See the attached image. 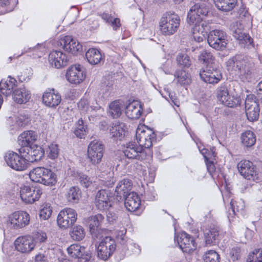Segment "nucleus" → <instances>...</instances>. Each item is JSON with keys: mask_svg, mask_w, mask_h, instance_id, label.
<instances>
[{"mask_svg": "<svg viewBox=\"0 0 262 262\" xmlns=\"http://www.w3.org/2000/svg\"><path fill=\"white\" fill-rule=\"evenodd\" d=\"M104 216L101 214H97L88 219V224L91 232L93 237L100 238L102 237L100 233V228H99L101 223L104 220Z\"/></svg>", "mask_w": 262, "mask_h": 262, "instance_id": "27", "label": "nucleus"}, {"mask_svg": "<svg viewBox=\"0 0 262 262\" xmlns=\"http://www.w3.org/2000/svg\"><path fill=\"white\" fill-rule=\"evenodd\" d=\"M63 50L73 55H77L82 51V46L71 36H66L61 38L57 42Z\"/></svg>", "mask_w": 262, "mask_h": 262, "instance_id": "13", "label": "nucleus"}, {"mask_svg": "<svg viewBox=\"0 0 262 262\" xmlns=\"http://www.w3.org/2000/svg\"><path fill=\"white\" fill-rule=\"evenodd\" d=\"M16 79L11 76H9L6 80H2L0 82L1 93L6 96L11 95L16 86Z\"/></svg>", "mask_w": 262, "mask_h": 262, "instance_id": "36", "label": "nucleus"}, {"mask_svg": "<svg viewBox=\"0 0 262 262\" xmlns=\"http://www.w3.org/2000/svg\"><path fill=\"white\" fill-rule=\"evenodd\" d=\"M37 139L35 132L27 130L21 133L18 138V142L20 145L32 146L33 143Z\"/></svg>", "mask_w": 262, "mask_h": 262, "instance_id": "35", "label": "nucleus"}, {"mask_svg": "<svg viewBox=\"0 0 262 262\" xmlns=\"http://www.w3.org/2000/svg\"><path fill=\"white\" fill-rule=\"evenodd\" d=\"M41 194V190L28 185L24 186L20 190V196L21 200L26 203L28 204L33 203L38 200Z\"/></svg>", "mask_w": 262, "mask_h": 262, "instance_id": "18", "label": "nucleus"}, {"mask_svg": "<svg viewBox=\"0 0 262 262\" xmlns=\"http://www.w3.org/2000/svg\"><path fill=\"white\" fill-rule=\"evenodd\" d=\"M180 24V17H161L159 22L160 30L164 35L174 34Z\"/></svg>", "mask_w": 262, "mask_h": 262, "instance_id": "15", "label": "nucleus"}, {"mask_svg": "<svg viewBox=\"0 0 262 262\" xmlns=\"http://www.w3.org/2000/svg\"><path fill=\"white\" fill-rule=\"evenodd\" d=\"M176 61L178 65L182 68H189L191 64L190 57L186 53H179Z\"/></svg>", "mask_w": 262, "mask_h": 262, "instance_id": "47", "label": "nucleus"}, {"mask_svg": "<svg viewBox=\"0 0 262 262\" xmlns=\"http://www.w3.org/2000/svg\"><path fill=\"white\" fill-rule=\"evenodd\" d=\"M44 156V150L39 146L34 145L31 146L30 154L27 159V163L33 162L40 160Z\"/></svg>", "mask_w": 262, "mask_h": 262, "instance_id": "40", "label": "nucleus"}, {"mask_svg": "<svg viewBox=\"0 0 262 262\" xmlns=\"http://www.w3.org/2000/svg\"><path fill=\"white\" fill-rule=\"evenodd\" d=\"M73 176L78 179L80 185L84 187L88 188L92 184L91 178L86 174L78 171H73Z\"/></svg>", "mask_w": 262, "mask_h": 262, "instance_id": "45", "label": "nucleus"}, {"mask_svg": "<svg viewBox=\"0 0 262 262\" xmlns=\"http://www.w3.org/2000/svg\"><path fill=\"white\" fill-rule=\"evenodd\" d=\"M70 235L74 240L80 241L84 237L85 232L82 226L78 225L73 228Z\"/></svg>", "mask_w": 262, "mask_h": 262, "instance_id": "49", "label": "nucleus"}, {"mask_svg": "<svg viewBox=\"0 0 262 262\" xmlns=\"http://www.w3.org/2000/svg\"><path fill=\"white\" fill-rule=\"evenodd\" d=\"M102 18L106 24L113 28L114 30H117L121 26L120 20L119 17Z\"/></svg>", "mask_w": 262, "mask_h": 262, "instance_id": "53", "label": "nucleus"}, {"mask_svg": "<svg viewBox=\"0 0 262 262\" xmlns=\"http://www.w3.org/2000/svg\"><path fill=\"white\" fill-rule=\"evenodd\" d=\"M216 8L225 12L232 10L236 6L237 0H213Z\"/></svg>", "mask_w": 262, "mask_h": 262, "instance_id": "39", "label": "nucleus"}, {"mask_svg": "<svg viewBox=\"0 0 262 262\" xmlns=\"http://www.w3.org/2000/svg\"><path fill=\"white\" fill-rule=\"evenodd\" d=\"M200 151L201 154L203 156L205 159V161L212 159L215 157L214 148H212L210 150L207 148H203V149H200Z\"/></svg>", "mask_w": 262, "mask_h": 262, "instance_id": "58", "label": "nucleus"}, {"mask_svg": "<svg viewBox=\"0 0 262 262\" xmlns=\"http://www.w3.org/2000/svg\"><path fill=\"white\" fill-rule=\"evenodd\" d=\"M77 127L74 130L75 135L80 139L84 138L85 136L88 133V128L84 125L83 121L82 119H79L78 121Z\"/></svg>", "mask_w": 262, "mask_h": 262, "instance_id": "48", "label": "nucleus"}, {"mask_svg": "<svg viewBox=\"0 0 262 262\" xmlns=\"http://www.w3.org/2000/svg\"><path fill=\"white\" fill-rule=\"evenodd\" d=\"M246 262H262V249H255L250 253Z\"/></svg>", "mask_w": 262, "mask_h": 262, "instance_id": "51", "label": "nucleus"}, {"mask_svg": "<svg viewBox=\"0 0 262 262\" xmlns=\"http://www.w3.org/2000/svg\"><path fill=\"white\" fill-rule=\"evenodd\" d=\"M220 254L215 250H208L203 255L205 262H220Z\"/></svg>", "mask_w": 262, "mask_h": 262, "instance_id": "50", "label": "nucleus"}, {"mask_svg": "<svg viewBox=\"0 0 262 262\" xmlns=\"http://www.w3.org/2000/svg\"><path fill=\"white\" fill-rule=\"evenodd\" d=\"M241 249L237 245L232 247L229 252V255L231 259L235 261L239 259L241 257Z\"/></svg>", "mask_w": 262, "mask_h": 262, "instance_id": "55", "label": "nucleus"}, {"mask_svg": "<svg viewBox=\"0 0 262 262\" xmlns=\"http://www.w3.org/2000/svg\"><path fill=\"white\" fill-rule=\"evenodd\" d=\"M78 107L80 110L84 112H88L90 111L88 101L85 98L81 99L78 103Z\"/></svg>", "mask_w": 262, "mask_h": 262, "instance_id": "62", "label": "nucleus"}, {"mask_svg": "<svg viewBox=\"0 0 262 262\" xmlns=\"http://www.w3.org/2000/svg\"><path fill=\"white\" fill-rule=\"evenodd\" d=\"M157 195L154 187L148 186L144 191V197L147 201H154Z\"/></svg>", "mask_w": 262, "mask_h": 262, "instance_id": "56", "label": "nucleus"}, {"mask_svg": "<svg viewBox=\"0 0 262 262\" xmlns=\"http://www.w3.org/2000/svg\"><path fill=\"white\" fill-rule=\"evenodd\" d=\"M124 200V205L127 210L130 212L137 211L141 205V200L136 192H132L128 194Z\"/></svg>", "mask_w": 262, "mask_h": 262, "instance_id": "31", "label": "nucleus"}, {"mask_svg": "<svg viewBox=\"0 0 262 262\" xmlns=\"http://www.w3.org/2000/svg\"><path fill=\"white\" fill-rule=\"evenodd\" d=\"M21 147L18 149L19 156L22 158H25V160L27 162V159L29 157L31 146L28 145H20Z\"/></svg>", "mask_w": 262, "mask_h": 262, "instance_id": "59", "label": "nucleus"}, {"mask_svg": "<svg viewBox=\"0 0 262 262\" xmlns=\"http://www.w3.org/2000/svg\"><path fill=\"white\" fill-rule=\"evenodd\" d=\"M76 211L70 208H65L59 212L57 218L58 226L63 229L71 227L77 220Z\"/></svg>", "mask_w": 262, "mask_h": 262, "instance_id": "9", "label": "nucleus"}, {"mask_svg": "<svg viewBox=\"0 0 262 262\" xmlns=\"http://www.w3.org/2000/svg\"><path fill=\"white\" fill-rule=\"evenodd\" d=\"M33 238L34 239L35 243H44L47 241L48 238L47 234L43 232H37L34 235Z\"/></svg>", "mask_w": 262, "mask_h": 262, "instance_id": "57", "label": "nucleus"}, {"mask_svg": "<svg viewBox=\"0 0 262 262\" xmlns=\"http://www.w3.org/2000/svg\"><path fill=\"white\" fill-rule=\"evenodd\" d=\"M237 168L240 174L245 179L258 180L256 166L251 161L247 160L241 161L237 164Z\"/></svg>", "mask_w": 262, "mask_h": 262, "instance_id": "16", "label": "nucleus"}, {"mask_svg": "<svg viewBox=\"0 0 262 262\" xmlns=\"http://www.w3.org/2000/svg\"><path fill=\"white\" fill-rule=\"evenodd\" d=\"M237 13L239 15V16H249L251 14L249 12V9L247 8L245 4L242 3L240 7L237 10Z\"/></svg>", "mask_w": 262, "mask_h": 262, "instance_id": "61", "label": "nucleus"}, {"mask_svg": "<svg viewBox=\"0 0 262 262\" xmlns=\"http://www.w3.org/2000/svg\"><path fill=\"white\" fill-rule=\"evenodd\" d=\"M228 67H232L241 80L251 82L254 77L251 63L248 58L242 55H236L227 61Z\"/></svg>", "mask_w": 262, "mask_h": 262, "instance_id": "2", "label": "nucleus"}, {"mask_svg": "<svg viewBox=\"0 0 262 262\" xmlns=\"http://www.w3.org/2000/svg\"><path fill=\"white\" fill-rule=\"evenodd\" d=\"M104 151V145L102 142L93 140L88 147V158L91 164L96 165L102 161Z\"/></svg>", "mask_w": 262, "mask_h": 262, "instance_id": "5", "label": "nucleus"}, {"mask_svg": "<svg viewBox=\"0 0 262 262\" xmlns=\"http://www.w3.org/2000/svg\"><path fill=\"white\" fill-rule=\"evenodd\" d=\"M30 222V215L26 211H18L9 215L7 226L13 229H19L27 226Z\"/></svg>", "mask_w": 262, "mask_h": 262, "instance_id": "7", "label": "nucleus"}, {"mask_svg": "<svg viewBox=\"0 0 262 262\" xmlns=\"http://www.w3.org/2000/svg\"><path fill=\"white\" fill-rule=\"evenodd\" d=\"M132 189V181L128 179H124L119 181L116 187L115 195L118 201L123 200L127 196L128 194L131 193Z\"/></svg>", "mask_w": 262, "mask_h": 262, "instance_id": "25", "label": "nucleus"}, {"mask_svg": "<svg viewBox=\"0 0 262 262\" xmlns=\"http://www.w3.org/2000/svg\"><path fill=\"white\" fill-rule=\"evenodd\" d=\"M68 254L78 259V262H93L90 253L85 251V248L79 244H72L67 248Z\"/></svg>", "mask_w": 262, "mask_h": 262, "instance_id": "17", "label": "nucleus"}, {"mask_svg": "<svg viewBox=\"0 0 262 262\" xmlns=\"http://www.w3.org/2000/svg\"><path fill=\"white\" fill-rule=\"evenodd\" d=\"M60 149L56 144L52 143L49 145L47 150L48 157L49 159L55 160L57 159L59 156Z\"/></svg>", "mask_w": 262, "mask_h": 262, "instance_id": "52", "label": "nucleus"}, {"mask_svg": "<svg viewBox=\"0 0 262 262\" xmlns=\"http://www.w3.org/2000/svg\"><path fill=\"white\" fill-rule=\"evenodd\" d=\"M110 135L116 140H122L128 134L126 125L122 122L113 123L110 129Z\"/></svg>", "mask_w": 262, "mask_h": 262, "instance_id": "29", "label": "nucleus"}, {"mask_svg": "<svg viewBox=\"0 0 262 262\" xmlns=\"http://www.w3.org/2000/svg\"><path fill=\"white\" fill-rule=\"evenodd\" d=\"M108 114L114 119L117 118L121 116L122 111L120 104L118 100L114 101L110 103Z\"/></svg>", "mask_w": 262, "mask_h": 262, "instance_id": "46", "label": "nucleus"}, {"mask_svg": "<svg viewBox=\"0 0 262 262\" xmlns=\"http://www.w3.org/2000/svg\"><path fill=\"white\" fill-rule=\"evenodd\" d=\"M31 95L30 92L26 88H20L13 92V99L18 104L26 103L29 101Z\"/></svg>", "mask_w": 262, "mask_h": 262, "instance_id": "33", "label": "nucleus"}, {"mask_svg": "<svg viewBox=\"0 0 262 262\" xmlns=\"http://www.w3.org/2000/svg\"><path fill=\"white\" fill-rule=\"evenodd\" d=\"M47 257L43 254H38L35 256V262H46Z\"/></svg>", "mask_w": 262, "mask_h": 262, "instance_id": "64", "label": "nucleus"}, {"mask_svg": "<svg viewBox=\"0 0 262 262\" xmlns=\"http://www.w3.org/2000/svg\"><path fill=\"white\" fill-rule=\"evenodd\" d=\"M122 249L125 251V253L128 255L132 254L138 255L141 251L140 246L130 240H128L126 242V243L122 247Z\"/></svg>", "mask_w": 262, "mask_h": 262, "instance_id": "43", "label": "nucleus"}, {"mask_svg": "<svg viewBox=\"0 0 262 262\" xmlns=\"http://www.w3.org/2000/svg\"><path fill=\"white\" fill-rule=\"evenodd\" d=\"M81 191L77 186L71 187L67 192L66 197L69 202L75 203L79 201Z\"/></svg>", "mask_w": 262, "mask_h": 262, "instance_id": "42", "label": "nucleus"}, {"mask_svg": "<svg viewBox=\"0 0 262 262\" xmlns=\"http://www.w3.org/2000/svg\"><path fill=\"white\" fill-rule=\"evenodd\" d=\"M199 60L200 62L205 64L206 67L215 65L214 57L211 52L207 50L201 52L199 56Z\"/></svg>", "mask_w": 262, "mask_h": 262, "instance_id": "44", "label": "nucleus"}, {"mask_svg": "<svg viewBox=\"0 0 262 262\" xmlns=\"http://www.w3.org/2000/svg\"><path fill=\"white\" fill-rule=\"evenodd\" d=\"M207 168L210 174H212L215 171V167L213 161L210 160L205 161Z\"/></svg>", "mask_w": 262, "mask_h": 262, "instance_id": "63", "label": "nucleus"}, {"mask_svg": "<svg viewBox=\"0 0 262 262\" xmlns=\"http://www.w3.org/2000/svg\"><path fill=\"white\" fill-rule=\"evenodd\" d=\"M244 26L242 20L233 21L230 25V30L233 37L239 40L240 43L253 47V40L248 34L243 32Z\"/></svg>", "mask_w": 262, "mask_h": 262, "instance_id": "11", "label": "nucleus"}, {"mask_svg": "<svg viewBox=\"0 0 262 262\" xmlns=\"http://www.w3.org/2000/svg\"><path fill=\"white\" fill-rule=\"evenodd\" d=\"M188 24L193 26L192 31L197 32L199 34L207 36L210 31V23L204 20L202 17H187Z\"/></svg>", "mask_w": 262, "mask_h": 262, "instance_id": "20", "label": "nucleus"}, {"mask_svg": "<svg viewBox=\"0 0 262 262\" xmlns=\"http://www.w3.org/2000/svg\"><path fill=\"white\" fill-rule=\"evenodd\" d=\"M14 245L18 251L25 253L32 251L35 246V244L33 236L25 235L17 237L14 242Z\"/></svg>", "mask_w": 262, "mask_h": 262, "instance_id": "22", "label": "nucleus"}, {"mask_svg": "<svg viewBox=\"0 0 262 262\" xmlns=\"http://www.w3.org/2000/svg\"><path fill=\"white\" fill-rule=\"evenodd\" d=\"M210 15L214 16L208 6L204 3H197L191 7L187 16H210Z\"/></svg>", "mask_w": 262, "mask_h": 262, "instance_id": "30", "label": "nucleus"}, {"mask_svg": "<svg viewBox=\"0 0 262 262\" xmlns=\"http://www.w3.org/2000/svg\"><path fill=\"white\" fill-rule=\"evenodd\" d=\"M48 59L51 66L57 69L66 66L69 62L66 54L59 51L51 52L49 55Z\"/></svg>", "mask_w": 262, "mask_h": 262, "instance_id": "24", "label": "nucleus"}, {"mask_svg": "<svg viewBox=\"0 0 262 262\" xmlns=\"http://www.w3.org/2000/svg\"><path fill=\"white\" fill-rule=\"evenodd\" d=\"M178 244L184 253L189 254H192L197 248L194 238L185 232L181 233Z\"/></svg>", "mask_w": 262, "mask_h": 262, "instance_id": "19", "label": "nucleus"}, {"mask_svg": "<svg viewBox=\"0 0 262 262\" xmlns=\"http://www.w3.org/2000/svg\"><path fill=\"white\" fill-rule=\"evenodd\" d=\"M42 102L50 107H55L61 100L60 94L54 89L46 91L42 95Z\"/></svg>", "mask_w": 262, "mask_h": 262, "instance_id": "26", "label": "nucleus"}, {"mask_svg": "<svg viewBox=\"0 0 262 262\" xmlns=\"http://www.w3.org/2000/svg\"><path fill=\"white\" fill-rule=\"evenodd\" d=\"M220 228L215 225H211L204 231V236L206 246L215 245L219 243L221 237Z\"/></svg>", "mask_w": 262, "mask_h": 262, "instance_id": "23", "label": "nucleus"}, {"mask_svg": "<svg viewBox=\"0 0 262 262\" xmlns=\"http://www.w3.org/2000/svg\"><path fill=\"white\" fill-rule=\"evenodd\" d=\"M125 114L130 119H137L142 114L141 106L134 102L130 103L126 107Z\"/></svg>", "mask_w": 262, "mask_h": 262, "instance_id": "38", "label": "nucleus"}, {"mask_svg": "<svg viewBox=\"0 0 262 262\" xmlns=\"http://www.w3.org/2000/svg\"><path fill=\"white\" fill-rule=\"evenodd\" d=\"M5 160L7 165L17 171H23L27 168L28 163L15 152L10 151L6 154Z\"/></svg>", "mask_w": 262, "mask_h": 262, "instance_id": "14", "label": "nucleus"}, {"mask_svg": "<svg viewBox=\"0 0 262 262\" xmlns=\"http://www.w3.org/2000/svg\"><path fill=\"white\" fill-rule=\"evenodd\" d=\"M241 141L242 144L247 147H250L254 145L256 142V136L255 134L249 130H246L241 135Z\"/></svg>", "mask_w": 262, "mask_h": 262, "instance_id": "41", "label": "nucleus"}, {"mask_svg": "<svg viewBox=\"0 0 262 262\" xmlns=\"http://www.w3.org/2000/svg\"><path fill=\"white\" fill-rule=\"evenodd\" d=\"M95 201L96 207L100 210H108L112 207V203L106 190H99L96 194Z\"/></svg>", "mask_w": 262, "mask_h": 262, "instance_id": "28", "label": "nucleus"}, {"mask_svg": "<svg viewBox=\"0 0 262 262\" xmlns=\"http://www.w3.org/2000/svg\"><path fill=\"white\" fill-rule=\"evenodd\" d=\"M175 81L177 84L181 86H185L190 84L191 82V75L186 71L179 69L176 71L174 74Z\"/></svg>", "mask_w": 262, "mask_h": 262, "instance_id": "34", "label": "nucleus"}, {"mask_svg": "<svg viewBox=\"0 0 262 262\" xmlns=\"http://www.w3.org/2000/svg\"><path fill=\"white\" fill-rule=\"evenodd\" d=\"M209 45L217 50H223L227 44V35L225 32L221 30L211 31L207 35Z\"/></svg>", "mask_w": 262, "mask_h": 262, "instance_id": "8", "label": "nucleus"}, {"mask_svg": "<svg viewBox=\"0 0 262 262\" xmlns=\"http://www.w3.org/2000/svg\"><path fill=\"white\" fill-rule=\"evenodd\" d=\"M156 136L155 132L149 128H147V130L138 128L136 132L138 142L140 144L144 142V143L142 145H139L135 142L126 143L123 151L125 156L128 159L145 160L147 154L145 148H149L152 146L153 143L156 142Z\"/></svg>", "mask_w": 262, "mask_h": 262, "instance_id": "1", "label": "nucleus"}, {"mask_svg": "<svg viewBox=\"0 0 262 262\" xmlns=\"http://www.w3.org/2000/svg\"><path fill=\"white\" fill-rule=\"evenodd\" d=\"M85 76V72L80 64L71 66L66 73L67 80L73 84L81 83L84 80Z\"/></svg>", "mask_w": 262, "mask_h": 262, "instance_id": "21", "label": "nucleus"}, {"mask_svg": "<svg viewBox=\"0 0 262 262\" xmlns=\"http://www.w3.org/2000/svg\"><path fill=\"white\" fill-rule=\"evenodd\" d=\"M216 96L219 101L229 107H235L240 105L241 99L239 97L230 96L227 84H222L216 90Z\"/></svg>", "mask_w": 262, "mask_h": 262, "instance_id": "4", "label": "nucleus"}, {"mask_svg": "<svg viewBox=\"0 0 262 262\" xmlns=\"http://www.w3.org/2000/svg\"><path fill=\"white\" fill-rule=\"evenodd\" d=\"M116 248L115 239L111 236H105L98 245L97 256L99 258L106 260L114 252Z\"/></svg>", "mask_w": 262, "mask_h": 262, "instance_id": "6", "label": "nucleus"}, {"mask_svg": "<svg viewBox=\"0 0 262 262\" xmlns=\"http://www.w3.org/2000/svg\"><path fill=\"white\" fill-rule=\"evenodd\" d=\"M246 114L250 121L258 119L259 114V107L256 96L252 94L247 96L245 102Z\"/></svg>", "mask_w": 262, "mask_h": 262, "instance_id": "12", "label": "nucleus"}, {"mask_svg": "<svg viewBox=\"0 0 262 262\" xmlns=\"http://www.w3.org/2000/svg\"><path fill=\"white\" fill-rule=\"evenodd\" d=\"M125 233L126 230L123 229L122 230L118 231L116 234V238L118 241L122 245V247L126 243V242L128 241H125Z\"/></svg>", "mask_w": 262, "mask_h": 262, "instance_id": "60", "label": "nucleus"}, {"mask_svg": "<svg viewBox=\"0 0 262 262\" xmlns=\"http://www.w3.org/2000/svg\"><path fill=\"white\" fill-rule=\"evenodd\" d=\"M88 61L92 65H96L103 60L100 51L95 48H91L85 53Z\"/></svg>", "mask_w": 262, "mask_h": 262, "instance_id": "37", "label": "nucleus"}, {"mask_svg": "<svg viewBox=\"0 0 262 262\" xmlns=\"http://www.w3.org/2000/svg\"><path fill=\"white\" fill-rule=\"evenodd\" d=\"M199 75L202 80L210 84H216L222 79V74L215 65L201 69Z\"/></svg>", "mask_w": 262, "mask_h": 262, "instance_id": "10", "label": "nucleus"}, {"mask_svg": "<svg viewBox=\"0 0 262 262\" xmlns=\"http://www.w3.org/2000/svg\"><path fill=\"white\" fill-rule=\"evenodd\" d=\"M52 213V207L46 204L39 211L40 218L44 220H47L51 216Z\"/></svg>", "mask_w": 262, "mask_h": 262, "instance_id": "54", "label": "nucleus"}, {"mask_svg": "<svg viewBox=\"0 0 262 262\" xmlns=\"http://www.w3.org/2000/svg\"><path fill=\"white\" fill-rule=\"evenodd\" d=\"M30 180L46 186H55L57 182L56 174L50 169L44 167H37L29 172Z\"/></svg>", "mask_w": 262, "mask_h": 262, "instance_id": "3", "label": "nucleus"}, {"mask_svg": "<svg viewBox=\"0 0 262 262\" xmlns=\"http://www.w3.org/2000/svg\"><path fill=\"white\" fill-rule=\"evenodd\" d=\"M230 210H229L228 217H233L238 213L244 214L245 203L242 199L235 200L232 199L230 203Z\"/></svg>", "mask_w": 262, "mask_h": 262, "instance_id": "32", "label": "nucleus"}]
</instances>
